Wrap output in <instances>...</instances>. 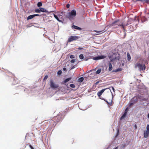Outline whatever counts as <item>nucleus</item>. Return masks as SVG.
<instances>
[{
  "instance_id": "14",
  "label": "nucleus",
  "mask_w": 149,
  "mask_h": 149,
  "mask_svg": "<svg viewBox=\"0 0 149 149\" xmlns=\"http://www.w3.org/2000/svg\"><path fill=\"white\" fill-rule=\"evenodd\" d=\"M109 71H111L113 68H112V66L110 63H109Z\"/></svg>"
},
{
  "instance_id": "30",
  "label": "nucleus",
  "mask_w": 149,
  "mask_h": 149,
  "mask_svg": "<svg viewBox=\"0 0 149 149\" xmlns=\"http://www.w3.org/2000/svg\"><path fill=\"white\" fill-rule=\"evenodd\" d=\"M62 72V71L61 70H59L58 71L57 74L59 75H60L61 74Z\"/></svg>"
},
{
  "instance_id": "43",
  "label": "nucleus",
  "mask_w": 149,
  "mask_h": 149,
  "mask_svg": "<svg viewBox=\"0 0 149 149\" xmlns=\"http://www.w3.org/2000/svg\"><path fill=\"white\" fill-rule=\"evenodd\" d=\"M112 89L113 90V91L114 92L115 91V89H114V88L113 87H112Z\"/></svg>"
},
{
  "instance_id": "39",
  "label": "nucleus",
  "mask_w": 149,
  "mask_h": 149,
  "mask_svg": "<svg viewBox=\"0 0 149 149\" xmlns=\"http://www.w3.org/2000/svg\"><path fill=\"white\" fill-rule=\"evenodd\" d=\"M63 71H66V69L65 68H63Z\"/></svg>"
},
{
  "instance_id": "7",
  "label": "nucleus",
  "mask_w": 149,
  "mask_h": 149,
  "mask_svg": "<svg viewBox=\"0 0 149 149\" xmlns=\"http://www.w3.org/2000/svg\"><path fill=\"white\" fill-rule=\"evenodd\" d=\"M144 137H148L149 136V125L148 124L146 127V130L144 132Z\"/></svg>"
},
{
  "instance_id": "44",
  "label": "nucleus",
  "mask_w": 149,
  "mask_h": 149,
  "mask_svg": "<svg viewBox=\"0 0 149 149\" xmlns=\"http://www.w3.org/2000/svg\"><path fill=\"white\" fill-rule=\"evenodd\" d=\"M119 130H117V134L116 136H117L118 135V133H119Z\"/></svg>"
},
{
  "instance_id": "2",
  "label": "nucleus",
  "mask_w": 149,
  "mask_h": 149,
  "mask_svg": "<svg viewBox=\"0 0 149 149\" xmlns=\"http://www.w3.org/2000/svg\"><path fill=\"white\" fill-rule=\"evenodd\" d=\"M62 120L61 115L60 114H58L56 116L54 117L53 118V120H49V122L52 124H51V126L54 125V123L58 122Z\"/></svg>"
},
{
  "instance_id": "13",
  "label": "nucleus",
  "mask_w": 149,
  "mask_h": 149,
  "mask_svg": "<svg viewBox=\"0 0 149 149\" xmlns=\"http://www.w3.org/2000/svg\"><path fill=\"white\" fill-rule=\"evenodd\" d=\"M141 21L142 22H143L147 20V19L144 16H142L141 17Z\"/></svg>"
},
{
  "instance_id": "28",
  "label": "nucleus",
  "mask_w": 149,
  "mask_h": 149,
  "mask_svg": "<svg viewBox=\"0 0 149 149\" xmlns=\"http://www.w3.org/2000/svg\"><path fill=\"white\" fill-rule=\"evenodd\" d=\"M79 58L81 59H83L84 58V56L82 54H81L79 56Z\"/></svg>"
},
{
  "instance_id": "21",
  "label": "nucleus",
  "mask_w": 149,
  "mask_h": 149,
  "mask_svg": "<svg viewBox=\"0 0 149 149\" xmlns=\"http://www.w3.org/2000/svg\"><path fill=\"white\" fill-rule=\"evenodd\" d=\"M40 12H46V10L43 8H40Z\"/></svg>"
},
{
  "instance_id": "31",
  "label": "nucleus",
  "mask_w": 149,
  "mask_h": 149,
  "mask_svg": "<svg viewBox=\"0 0 149 149\" xmlns=\"http://www.w3.org/2000/svg\"><path fill=\"white\" fill-rule=\"evenodd\" d=\"M70 86L72 88H74L75 87V86L74 84H71L70 85Z\"/></svg>"
},
{
  "instance_id": "38",
  "label": "nucleus",
  "mask_w": 149,
  "mask_h": 149,
  "mask_svg": "<svg viewBox=\"0 0 149 149\" xmlns=\"http://www.w3.org/2000/svg\"><path fill=\"white\" fill-rule=\"evenodd\" d=\"M74 68H75V67L74 65H73V66H72V67H71V70L73 69Z\"/></svg>"
},
{
  "instance_id": "33",
  "label": "nucleus",
  "mask_w": 149,
  "mask_h": 149,
  "mask_svg": "<svg viewBox=\"0 0 149 149\" xmlns=\"http://www.w3.org/2000/svg\"><path fill=\"white\" fill-rule=\"evenodd\" d=\"M74 58V55H71L70 56V58Z\"/></svg>"
},
{
  "instance_id": "35",
  "label": "nucleus",
  "mask_w": 149,
  "mask_h": 149,
  "mask_svg": "<svg viewBox=\"0 0 149 149\" xmlns=\"http://www.w3.org/2000/svg\"><path fill=\"white\" fill-rule=\"evenodd\" d=\"M70 4H67L66 5V7L67 8H69L70 7Z\"/></svg>"
},
{
  "instance_id": "32",
  "label": "nucleus",
  "mask_w": 149,
  "mask_h": 149,
  "mask_svg": "<svg viewBox=\"0 0 149 149\" xmlns=\"http://www.w3.org/2000/svg\"><path fill=\"white\" fill-rule=\"evenodd\" d=\"M48 75H46L45 76L44 78V79H43V80H44V81H45V80H46L47 79V78H48Z\"/></svg>"
},
{
  "instance_id": "15",
  "label": "nucleus",
  "mask_w": 149,
  "mask_h": 149,
  "mask_svg": "<svg viewBox=\"0 0 149 149\" xmlns=\"http://www.w3.org/2000/svg\"><path fill=\"white\" fill-rule=\"evenodd\" d=\"M127 114V112H125L121 116L120 118V119H122L124 118L126 116Z\"/></svg>"
},
{
  "instance_id": "48",
  "label": "nucleus",
  "mask_w": 149,
  "mask_h": 149,
  "mask_svg": "<svg viewBox=\"0 0 149 149\" xmlns=\"http://www.w3.org/2000/svg\"><path fill=\"white\" fill-rule=\"evenodd\" d=\"M148 117L149 118V113L148 114Z\"/></svg>"
},
{
  "instance_id": "12",
  "label": "nucleus",
  "mask_w": 149,
  "mask_h": 149,
  "mask_svg": "<svg viewBox=\"0 0 149 149\" xmlns=\"http://www.w3.org/2000/svg\"><path fill=\"white\" fill-rule=\"evenodd\" d=\"M54 17L57 20V21H58L60 22H62V20H60L59 19L58 16H57L56 15L54 14Z\"/></svg>"
},
{
  "instance_id": "11",
  "label": "nucleus",
  "mask_w": 149,
  "mask_h": 149,
  "mask_svg": "<svg viewBox=\"0 0 149 149\" xmlns=\"http://www.w3.org/2000/svg\"><path fill=\"white\" fill-rule=\"evenodd\" d=\"M12 79L13 80L12 81V84L13 85L16 84L18 83V80L16 78H13Z\"/></svg>"
},
{
  "instance_id": "17",
  "label": "nucleus",
  "mask_w": 149,
  "mask_h": 149,
  "mask_svg": "<svg viewBox=\"0 0 149 149\" xmlns=\"http://www.w3.org/2000/svg\"><path fill=\"white\" fill-rule=\"evenodd\" d=\"M34 17V16L33 15H30L27 17V19L29 20L30 19H32Z\"/></svg>"
},
{
  "instance_id": "41",
  "label": "nucleus",
  "mask_w": 149,
  "mask_h": 149,
  "mask_svg": "<svg viewBox=\"0 0 149 149\" xmlns=\"http://www.w3.org/2000/svg\"><path fill=\"white\" fill-rule=\"evenodd\" d=\"M99 82V81H97V82H96L95 83V85H97L98 83Z\"/></svg>"
},
{
  "instance_id": "5",
  "label": "nucleus",
  "mask_w": 149,
  "mask_h": 149,
  "mask_svg": "<svg viewBox=\"0 0 149 149\" xmlns=\"http://www.w3.org/2000/svg\"><path fill=\"white\" fill-rule=\"evenodd\" d=\"M135 68H138L140 71L144 70L146 69V66L144 64H141L138 62L136 64Z\"/></svg>"
},
{
  "instance_id": "23",
  "label": "nucleus",
  "mask_w": 149,
  "mask_h": 149,
  "mask_svg": "<svg viewBox=\"0 0 149 149\" xmlns=\"http://www.w3.org/2000/svg\"><path fill=\"white\" fill-rule=\"evenodd\" d=\"M95 32H96V33H102L104 32H105L104 31V30H103L102 31H97V30H95L94 31Z\"/></svg>"
},
{
  "instance_id": "18",
  "label": "nucleus",
  "mask_w": 149,
  "mask_h": 149,
  "mask_svg": "<svg viewBox=\"0 0 149 149\" xmlns=\"http://www.w3.org/2000/svg\"><path fill=\"white\" fill-rule=\"evenodd\" d=\"M65 13H63V12H62L61 13V14H62V15H58V17L59 18V19H61V20H63V17H62V15H63V14Z\"/></svg>"
},
{
  "instance_id": "36",
  "label": "nucleus",
  "mask_w": 149,
  "mask_h": 149,
  "mask_svg": "<svg viewBox=\"0 0 149 149\" xmlns=\"http://www.w3.org/2000/svg\"><path fill=\"white\" fill-rule=\"evenodd\" d=\"M126 146L125 144H123L122 145V148H123L125 147Z\"/></svg>"
},
{
  "instance_id": "20",
  "label": "nucleus",
  "mask_w": 149,
  "mask_h": 149,
  "mask_svg": "<svg viewBox=\"0 0 149 149\" xmlns=\"http://www.w3.org/2000/svg\"><path fill=\"white\" fill-rule=\"evenodd\" d=\"M84 80V78L83 77H81L80 78H79L78 79V81L79 82H81L83 81Z\"/></svg>"
},
{
  "instance_id": "22",
  "label": "nucleus",
  "mask_w": 149,
  "mask_h": 149,
  "mask_svg": "<svg viewBox=\"0 0 149 149\" xmlns=\"http://www.w3.org/2000/svg\"><path fill=\"white\" fill-rule=\"evenodd\" d=\"M71 79V77H70V78H67V79H66L64 81V83H65L67 82L68 81L70 80Z\"/></svg>"
},
{
  "instance_id": "27",
  "label": "nucleus",
  "mask_w": 149,
  "mask_h": 149,
  "mask_svg": "<svg viewBox=\"0 0 149 149\" xmlns=\"http://www.w3.org/2000/svg\"><path fill=\"white\" fill-rule=\"evenodd\" d=\"M129 28L130 29V31H133V26H129Z\"/></svg>"
},
{
  "instance_id": "26",
  "label": "nucleus",
  "mask_w": 149,
  "mask_h": 149,
  "mask_svg": "<svg viewBox=\"0 0 149 149\" xmlns=\"http://www.w3.org/2000/svg\"><path fill=\"white\" fill-rule=\"evenodd\" d=\"M42 5V3L41 2H39L38 3L37 6L38 7H40Z\"/></svg>"
},
{
  "instance_id": "40",
  "label": "nucleus",
  "mask_w": 149,
  "mask_h": 149,
  "mask_svg": "<svg viewBox=\"0 0 149 149\" xmlns=\"http://www.w3.org/2000/svg\"><path fill=\"white\" fill-rule=\"evenodd\" d=\"M78 49L79 50H81L83 49V48L80 47H79L78 48Z\"/></svg>"
},
{
  "instance_id": "42",
  "label": "nucleus",
  "mask_w": 149,
  "mask_h": 149,
  "mask_svg": "<svg viewBox=\"0 0 149 149\" xmlns=\"http://www.w3.org/2000/svg\"><path fill=\"white\" fill-rule=\"evenodd\" d=\"M134 127H135V129H136L137 127V126H136V124H135L134 125Z\"/></svg>"
},
{
  "instance_id": "45",
  "label": "nucleus",
  "mask_w": 149,
  "mask_h": 149,
  "mask_svg": "<svg viewBox=\"0 0 149 149\" xmlns=\"http://www.w3.org/2000/svg\"><path fill=\"white\" fill-rule=\"evenodd\" d=\"M128 109V108H126L125 110V112H127V110Z\"/></svg>"
},
{
  "instance_id": "1",
  "label": "nucleus",
  "mask_w": 149,
  "mask_h": 149,
  "mask_svg": "<svg viewBox=\"0 0 149 149\" xmlns=\"http://www.w3.org/2000/svg\"><path fill=\"white\" fill-rule=\"evenodd\" d=\"M110 25L114 26L115 28H117L119 26H122L123 29L125 30V28L123 23L120 20H116L112 23Z\"/></svg>"
},
{
  "instance_id": "47",
  "label": "nucleus",
  "mask_w": 149,
  "mask_h": 149,
  "mask_svg": "<svg viewBox=\"0 0 149 149\" xmlns=\"http://www.w3.org/2000/svg\"><path fill=\"white\" fill-rule=\"evenodd\" d=\"M118 147H116L115 148H113V149H118Z\"/></svg>"
},
{
  "instance_id": "25",
  "label": "nucleus",
  "mask_w": 149,
  "mask_h": 149,
  "mask_svg": "<svg viewBox=\"0 0 149 149\" xmlns=\"http://www.w3.org/2000/svg\"><path fill=\"white\" fill-rule=\"evenodd\" d=\"M101 71V69H98L96 72V74H99L100 73Z\"/></svg>"
},
{
  "instance_id": "29",
  "label": "nucleus",
  "mask_w": 149,
  "mask_h": 149,
  "mask_svg": "<svg viewBox=\"0 0 149 149\" xmlns=\"http://www.w3.org/2000/svg\"><path fill=\"white\" fill-rule=\"evenodd\" d=\"M35 11L37 13H39L40 12V9H36L35 10Z\"/></svg>"
},
{
  "instance_id": "8",
  "label": "nucleus",
  "mask_w": 149,
  "mask_h": 149,
  "mask_svg": "<svg viewBox=\"0 0 149 149\" xmlns=\"http://www.w3.org/2000/svg\"><path fill=\"white\" fill-rule=\"evenodd\" d=\"M79 38V37L76 36H70L68 39V42H70L76 40Z\"/></svg>"
},
{
  "instance_id": "34",
  "label": "nucleus",
  "mask_w": 149,
  "mask_h": 149,
  "mask_svg": "<svg viewBox=\"0 0 149 149\" xmlns=\"http://www.w3.org/2000/svg\"><path fill=\"white\" fill-rule=\"evenodd\" d=\"M75 61V59H73L70 62L71 63H73Z\"/></svg>"
},
{
  "instance_id": "6",
  "label": "nucleus",
  "mask_w": 149,
  "mask_h": 149,
  "mask_svg": "<svg viewBox=\"0 0 149 149\" xmlns=\"http://www.w3.org/2000/svg\"><path fill=\"white\" fill-rule=\"evenodd\" d=\"M138 101V98L137 97H134L130 101L129 103V106L131 107L134 104H136Z\"/></svg>"
},
{
  "instance_id": "9",
  "label": "nucleus",
  "mask_w": 149,
  "mask_h": 149,
  "mask_svg": "<svg viewBox=\"0 0 149 149\" xmlns=\"http://www.w3.org/2000/svg\"><path fill=\"white\" fill-rule=\"evenodd\" d=\"M50 86L51 88L56 89L58 88V86L57 84H55L53 80H51L50 81Z\"/></svg>"
},
{
  "instance_id": "37",
  "label": "nucleus",
  "mask_w": 149,
  "mask_h": 149,
  "mask_svg": "<svg viewBox=\"0 0 149 149\" xmlns=\"http://www.w3.org/2000/svg\"><path fill=\"white\" fill-rule=\"evenodd\" d=\"M33 15L34 16V17L36 16H39L40 15H39L38 14H34V15Z\"/></svg>"
},
{
  "instance_id": "19",
  "label": "nucleus",
  "mask_w": 149,
  "mask_h": 149,
  "mask_svg": "<svg viewBox=\"0 0 149 149\" xmlns=\"http://www.w3.org/2000/svg\"><path fill=\"white\" fill-rule=\"evenodd\" d=\"M127 60L129 61L131 59V56L130 55V54L129 52H127Z\"/></svg>"
},
{
  "instance_id": "46",
  "label": "nucleus",
  "mask_w": 149,
  "mask_h": 149,
  "mask_svg": "<svg viewBox=\"0 0 149 149\" xmlns=\"http://www.w3.org/2000/svg\"><path fill=\"white\" fill-rule=\"evenodd\" d=\"M149 0H146L145 1L147 3L148 2Z\"/></svg>"
},
{
  "instance_id": "24",
  "label": "nucleus",
  "mask_w": 149,
  "mask_h": 149,
  "mask_svg": "<svg viewBox=\"0 0 149 149\" xmlns=\"http://www.w3.org/2000/svg\"><path fill=\"white\" fill-rule=\"evenodd\" d=\"M122 70V68H118V69L115 70L114 71H113V72H117L118 71H121Z\"/></svg>"
},
{
  "instance_id": "49",
  "label": "nucleus",
  "mask_w": 149,
  "mask_h": 149,
  "mask_svg": "<svg viewBox=\"0 0 149 149\" xmlns=\"http://www.w3.org/2000/svg\"><path fill=\"white\" fill-rule=\"evenodd\" d=\"M111 61H113L112 60H111Z\"/></svg>"
},
{
  "instance_id": "4",
  "label": "nucleus",
  "mask_w": 149,
  "mask_h": 149,
  "mask_svg": "<svg viewBox=\"0 0 149 149\" xmlns=\"http://www.w3.org/2000/svg\"><path fill=\"white\" fill-rule=\"evenodd\" d=\"M109 88H104L102 89V90L100 91H98L97 93V95L98 96V97L100 98V99L104 101L105 102H106L108 104H110L112 103V100L111 101V102H108V101H107L105 99H104V98H101L100 96L102 95V94L103 93L104 91L107 89H109Z\"/></svg>"
},
{
  "instance_id": "3",
  "label": "nucleus",
  "mask_w": 149,
  "mask_h": 149,
  "mask_svg": "<svg viewBox=\"0 0 149 149\" xmlns=\"http://www.w3.org/2000/svg\"><path fill=\"white\" fill-rule=\"evenodd\" d=\"M76 15V11L74 10H72L71 12L69 13L68 15L66 16L67 17L69 18L70 20H71L74 19Z\"/></svg>"
},
{
  "instance_id": "16",
  "label": "nucleus",
  "mask_w": 149,
  "mask_h": 149,
  "mask_svg": "<svg viewBox=\"0 0 149 149\" xmlns=\"http://www.w3.org/2000/svg\"><path fill=\"white\" fill-rule=\"evenodd\" d=\"M72 27L78 30H81V28L79 27L76 26L74 25L72 26Z\"/></svg>"
},
{
  "instance_id": "10",
  "label": "nucleus",
  "mask_w": 149,
  "mask_h": 149,
  "mask_svg": "<svg viewBox=\"0 0 149 149\" xmlns=\"http://www.w3.org/2000/svg\"><path fill=\"white\" fill-rule=\"evenodd\" d=\"M106 57V56L104 55H101L99 56L93 57V59L94 60H97L103 59L105 58Z\"/></svg>"
}]
</instances>
